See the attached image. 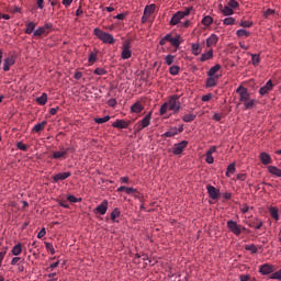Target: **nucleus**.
Wrapping results in <instances>:
<instances>
[{
    "label": "nucleus",
    "instance_id": "f257e3e1",
    "mask_svg": "<svg viewBox=\"0 0 281 281\" xmlns=\"http://www.w3.org/2000/svg\"><path fill=\"white\" fill-rule=\"evenodd\" d=\"M236 93L239 95L240 104H244L245 110H254L255 105H257L258 100L251 99V93H249L247 88L238 87Z\"/></svg>",
    "mask_w": 281,
    "mask_h": 281
},
{
    "label": "nucleus",
    "instance_id": "f03ea898",
    "mask_svg": "<svg viewBox=\"0 0 281 281\" xmlns=\"http://www.w3.org/2000/svg\"><path fill=\"white\" fill-rule=\"evenodd\" d=\"M94 36L109 45H114L115 43V37H113L112 34H109V32L101 31V29H94Z\"/></svg>",
    "mask_w": 281,
    "mask_h": 281
},
{
    "label": "nucleus",
    "instance_id": "7ed1b4c3",
    "mask_svg": "<svg viewBox=\"0 0 281 281\" xmlns=\"http://www.w3.org/2000/svg\"><path fill=\"white\" fill-rule=\"evenodd\" d=\"M192 10H193V8H187V9H184V11H178V13H176V14H173V16H171L170 25H178L180 20L186 19V16H188Z\"/></svg>",
    "mask_w": 281,
    "mask_h": 281
},
{
    "label": "nucleus",
    "instance_id": "20e7f679",
    "mask_svg": "<svg viewBox=\"0 0 281 281\" xmlns=\"http://www.w3.org/2000/svg\"><path fill=\"white\" fill-rule=\"evenodd\" d=\"M133 55L132 52V43L130 40H126L123 44H122V53H121V57L123 58V60H128V58H131Z\"/></svg>",
    "mask_w": 281,
    "mask_h": 281
},
{
    "label": "nucleus",
    "instance_id": "39448f33",
    "mask_svg": "<svg viewBox=\"0 0 281 281\" xmlns=\"http://www.w3.org/2000/svg\"><path fill=\"white\" fill-rule=\"evenodd\" d=\"M179 95H171L169 99V110L173 111V113H179L181 110V102Z\"/></svg>",
    "mask_w": 281,
    "mask_h": 281
},
{
    "label": "nucleus",
    "instance_id": "423d86ee",
    "mask_svg": "<svg viewBox=\"0 0 281 281\" xmlns=\"http://www.w3.org/2000/svg\"><path fill=\"white\" fill-rule=\"evenodd\" d=\"M227 227H228V231L235 234V236H240V234L243 233V226L238 225V223L236 222H233V220H229L227 222Z\"/></svg>",
    "mask_w": 281,
    "mask_h": 281
},
{
    "label": "nucleus",
    "instance_id": "0eeeda50",
    "mask_svg": "<svg viewBox=\"0 0 281 281\" xmlns=\"http://www.w3.org/2000/svg\"><path fill=\"white\" fill-rule=\"evenodd\" d=\"M274 270H276V268L273 267V265L263 263V265H260L259 272L262 276H268V274L272 276L274 273Z\"/></svg>",
    "mask_w": 281,
    "mask_h": 281
},
{
    "label": "nucleus",
    "instance_id": "6e6552de",
    "mask_svg": "<svg viewBox=\"0 0 281 281\" xmlns=\"http://www.w3.org/2000/svg\"><path fill=\"white\" fill-rule=\"evenodd\" d=\"M188 144V140H181V143L175 144L172 153L175 155H181V153H183V149L187 148Z\"/></svg>",
    "mask_w": 281,
    "mask_h": 281
},
{
    "label": "nucleus",
    "instance_id": "1a4fd4ad",
    "mask_svg": "<svg viewBox=\"0 0 281 281\" xmlns=\"http://www.w3.org/2000/svg\"><path fill=\"white\" fill-rule=\"evenodd\" d=\"M273 87H274V85L272 83L271 79H269L267 81V83L260 88V90H259L260 95H267L268 93H270L273 90Z\"/></svg>",
    "mask_w": 281,
    "mask_h": 281
},
{
    "label": "nucleus",
    "instance_id": "9d476101",
    "mask_svg": "<svg viewBox=\"0 0 281 281\" xmlns=\"http://www.w3.org/2000/svg\"><path fill=\"white\" fill-rule=\"evenodd\" d=\"M206 190L209 192V195L213 201H216L220 196V190L216 187H212V184H207Z\"/></svg>",
    "mask_w": 281,
    "mask_h": 281
},
{
    "label": "nucleus",
    "instance_id": "9b49d317",
    "mask_svg": "<svg viewBox=\"0 0 281 281\" xmlns=\"http://www.w3.org/2000/svg\"><path fill=\"white\" fill-rule=\"evenodd\" d=\"M68 149L63 148L60 151H54L53 156H50V159L53 160H63L67 158Z\"/></svg>",
    "mask_w": 281,
    "mask_h": 281
},
{
    "label": "nucleus",
    "instance_id": "f8f14e48",
    "mask_svg": "<svg viewBox=\"0 0 281 281\" xmlns=\"http://www.w3.org/2000/svg\"><path fill=\"white\" fill-rule=\"evenodd\" d=\"M108 207H109L108 200H103L102 203L98 205L97 209H94V213L104 215L105 213H108Z\"/></svg>",
    "mask_w": 281,
    "mask_h": 281
},
{
    "label": "nucleus",
    "instance_id": "ddd939ff",
    "mask_svg": "<svg viewBox=\"0 0 281 281\" xmlns=\"http://www.w3.org/2000/svg\"><path fill=\"white\" fill-rule=\"evenodd\" d=\"M15 64L14 57L9 56L3 59V71H9L11 67Z\"/></svg>",
    "mask_w": 281,
    "mask_h": 281
},
{
    "label": "nucleus",
    "instance_id": "4468645a",
    "mask_svg": "<svg viewBox=\"0 0 281 281\" xmlns=\"http://www.w3.org/2000/svg\"><path fill=\"white\" fill-rule=\"evenodd\" d=\"M220 69H222V66L220 64H216V66L211 67V69L207 71V76H213V78H215V81L217 82L220 76L216 75V72H218Z\"/></svg>",
    "mask_w": 281,
    "mask_h": 281
},
{
    "label": "nucleus",
    "instance_id": "2eb2a0df",
    "mask_svg": "<svg viewBox=\"0 0 281 281\" xmlns=\"http://www.w3.org/2000/svg\"><path fill=\"white\" fill-rule=\"evenodd\" d=\"M259 158L262 161L263 166H269L272 161L271 156L269 155V153L266 151L260 153Z\"/></svg>",
    "mask_w": 281,
    "mask_h": 281
},
{
    "label": "nucleus",
    "instance_id": "dca6fc26",
    "mask_svg": "<svg viewBox=\"0 0 281 281\" xmlns=\"http://www.w3.org/2000/svg\"><path fill=\"white\" fill-rule=\"evenodd\" d=\"M220 10L224 14V16H229V15L234 14L233 9H231L229 2H227L226 5L220 4Z\"/></svg>",
    "mask_w": 281,
    "mask_h": 281
},
{
    "label": "nucleus",
    "instance_id": "f3484780",
    "mask_svg": "<svg viewBox=\"0 0 281 281\" xmlns=\"http://www.w3.org/2000/svg\"><path fill=\"white\" fill-rule=\"evenodd\" d=\"M112 126L114 128H128L130 122H126L125 120H116V122H114Z\"/></svg>",
    "mask_w": 281,
    "mask_h": 281
},
{
    "label": "nucleus",
    "instance_id": "a211bd4d",
    "mask_svg": "<svg viewBox=\"0 0 281 281\" xmlns=\"http://www.w3.org/2000/svg\"><path fill=\"white\" fill-rule=\"evenodd\" d=\"M218 43V35L211 34L206 40V46L210 48L213 45H217Z\"/></svg>",
    "mask_w": 281,
    "mask_h": 281
},
{
    "label": "nucleus",
    "instance_id": "6ab92c4d",
    "mask_svg": "<svg viewBox=\"0 0 281 281\" xmlns=\"http://www.w3.org/2000/svg\"><path fill=\"white\" fill-rule=\"evenodd\" d=\"M151 115H153V111H149V113L146 114V116L143 117V120H142L143 128H146L147 126L150 125V123H151Z\"/></svg>",
    "mask_w": 281,
    "mask_h": 281
},
{
    "label": "nucleus",
    "instance_id": "aec40b11",
    "mask_svg": "<svg viewBox=\"0 0 281 281\" xmlns=\"http://www.w3.org/2000/svg\"><path fill=\"white\" fill-rule=\"evenodd\" d=\"M70 177V172H63V173H57L56 176L53 177L54 182H59L68 179Z\"/></svg>",
    "mask_w": 281,
    "mask_h": 281
},
{
    "label": "nucleus",
    "instance_id": "412c9836",
    "mask_svg": "<svg viewBox=\"0 0 281 281\" xmlns=\"http://www.w3.org/2000/svg\"><path fill=\"white\" fill-rule=\"evenodd\" d=\"M175 135H178V126H171L165 134H162V137H173Z\"/></svg>",
    "mask_w": 281,
    "mask_h": 281
},
{
    "label": "nucleus",
    "instance_id": "4be33fe9",
    "mask_svg": "<svg viewBox=\"0 0 281 281\" xmlns=\"http://www.w3.org/2000/svg\"><path fill=\"white\" fill-rule=\"evenodd\" d=\"M120 216H121V211H120V209H119V207L113 209V211H112V213H111V221H112L113 223H119V220H117V218H120Z\"/></svg>",
    "mask_w": 281,
    "mask_h": 281
},
{
    "label": "nucleus",
    "instance_id": "5701e85b",
    "mask_svg": "<svg viewBox=\"0 0 281 281\" xmlns=\"http://www.w3.org/2000/svg\"><path fill=\"white\" fill-rule=\"evenodd\" d=\"M268 170H269L270 175H274L278 178H281V169H278V167H276V165H269Z\"/></svg>",
    "mask_w": 281,
    "mask_h": 281
},
{
    "label": "nucleus",
    "instance_id": "b1692460",
    "mask_svg": "<svg viewBox=\"0 0 281 281\" xmlns=\"http://www.w3.org/2000/svg\"><path fill=\"white\" fill-rule=\"evenodd\" d=\"M36 26H37V24H35L34 22H29V24H26V30H24V34L32 35V33H34Z\"/></svg>",
    "mask_w": 281,
    "mask_h": 281
},
{
    "label": "nucleus",
    "instance_id": "393cba45",
    "mask_svg": "<svg viewBox=\"0 0 281 281\" xmlns=\"http://www.w3.org/2000/svg\"><path fill=\"white\" fill-rule=\"evenodd\" d=\"M47 125V122H41L38 124H36L35 126H33L32 132L33 133H41L42 131H44L45 126Z\"/></svg>",
    "mask_w": 281,
    "mask_h": 281
},
{
    "label": "nucleus",
    "instance_id": "a878e982",
    "mask_svg": "<svg viewBox=\"0 0 281 281\" xmlns=\"http://www.w3.org/2000/svg\"><path fill=\"white\" fill-rule=\"evenodd\" d=\"M263 222L261 220H254V222L249 223V227L255 228L256 231H260V228L262 227Z\"/></svg>",
    "mask_w": 281,
    "mask_h": 281
},
{
    "label": "nucleus",
    "instance_id": "bb28decb",
    "mask_svg": "<svg viewBox=\"0 0 281 281\" xmlns=\"http://www.w3.org/2000/svg\"><path fill=\"white\" fill-rule=\"evenodd\" d=\"M214 57V53H213V49H210L209 52L206 53H202V57L200 58V60L202 63H205L206 60H210L211 58Z\"/></svg>",
    "mask_w": 281,
    "mask_h": 281
},
{
    "label": "nucleus",
    "instance_id": "cd10ccee",
    "mask_svg": "<svg viewBox=\"0 0 281 281\" xmlns=\"http://www.w3.org/2000/svg\"><path fill=\"white\" fill-rule=\"evenodd\" d=\"M131 110H132V113H142L144 108H143V104H140V102H135V104L132 105Z\"/></svg>",
    "mask_w": 281,
    "mask_h": 281
},
{
    "label": "nucleus",
    "instance_id": "c85d7f7f",
    "mask_svg": "<svg viewBox=\"0 0 281 281\" xmlns=\"http://www.w3.org/2000/svg\"><path fill=\"white\" fill-rule=\"evenodd\" d=\"M181 35H176V37H172L171 35V45L175 46V48H179L180 44H181Z\"/></svg>",
    "mask_w": 281,
    "mask_h": 281
},
{
    "label": "nucleus",
    "instance_id": "c756f323",
    "mask_svg": "<svg viewBox=\"0 0 281 281\" xmlns=\"http://www.w3.org/2000/svg\"><path fill=\"white\" fill-rule=\"evenodd\" d=\"M195 119H196V114H193V113L184 114V116H182V121L184 123L194 122Z\"/></svg>",
    "mask_w": 281,
    "mask_h": 281
},
{
    "label": "nucleus",
    "instance_id": "7c9ffc66",
    "mask_svg": "<svg viewBox=\"0 0 281 281\" xmlns=\"http://www.w3.org/2000/svg\"><path fill=\"white\" fill-rule=\"evenodd\" d=\"M216 85H217L216 78H214V76H209V78L206 79V87L212 88V87H216Z\"/></svg>",
    "mask_w": 281,
    "mask_h": 281
},
{
    "label": "nucleus",
    "instance_id": "2f4dec72",
    "mask_svg": "<svg viewBox=\"0 0 281 281\" xmlns=\"http://www.w3.org/2000/svg\"><path fill=\"white\" fill-rule=\"evenodd\" d=\"M49 34L48 30L45 29H36L35 31H33V36H42V35H47Z\"/></svg>",
    "mask_w": 281,
    "mask_h": 281
},
{
    "label": "nucleus",
    "instance_id": "473e14b6",
    "mask_svg": "<svg viewBox=\"0 0 281 281\" xmlns=\"http://www.w3.org/2000/svg\"><path fill=\"white\" fill-rule=\"evenodd\" d=\"M213 22L214 20L210 15H206L202 19V24L205 25V27H210V25H212Z\"/></svg>",
    "mask_w": 281,
    "mask_h": 281
},
{
    "label": "nucleus",
    "instance_id": "72a5a7b5",
    "mask_svg": "<svg viewBox=\"0 0 281 281\" xmlns=\"http://www.w3.org/2000/svg\"><path fill=\"white\" fill-rule=\"evenodd\" d=\"M22 248H21V244L15 245L14 247H12L11 254L14 257H18L21 255Z\"/></svg>",
    "mask_w": 281,
    "mask_h": 281
},
{
    "label": "nucleus",
    "instance_id": "f704fd0d",
    "mask_svg": "<svg viewBox=\"0 0 281 281\" xmlns=\"http://www.w3.org/2000/svg\"><path fill=\"white\" fill-rule=\"evenodd\" d=\"M236 36H238V37H249L250 32L246 31V29H239L238 31H236Z\"/></svg>",
    "mask_w": 281,
    "mask_h": 281
},
{
    "label": "nucleus",
    "instance_id": "c9c22d12",
    "mask_svg": "<svg viewBox=\"0 0 281 281\" xmlns=\"http://www.w3.org/2000/svg\"><path fill=\"white\" fill-rule=\"evenodd\" d=\"M156 5L149 4L145 8V13L147 14V18L150 19V14L155 13Z\"/></svg>",
    "mask_w": 281,
    "mask_h": 281
},
{
    "label": "nucleus",
    "instance_id": "e433bc0d",
    "mask_svg": "<svg viewBox=\"0 0 281 281\" xmlns=\"http://www.w3.org/2000/svg\"><path fill=\"white\" fill-rule=\"evenodd\" d=\"M168 110H170V100H168V102H164V104L160 105V114H166Z\"/></svg>",
    "mask_w": 281,
    "mask_h": 281
},
{
    "label": "nucleus",
    "instance_id": "4c0bfd02",
    "mask_svg": "<svg viewBox=\"0 0 281 281\" xmlns=\"http://www.w3.org/2000/svg\"><path fill=\"white\" fill-rule=\"evenodd\" d=\"M36 103H38L40 105H45V103H47V94L42 93L41 97L36 98Z\"/></svg>",
    "mask_w": 281,
    "mask_h": 281
},
{
    "label": "nucleus",
    "instance_id": "58836bf2",
    "mask_svg": "<svg viewBox=\"0 0 281 281\" xmlns=\"http://www.w3.org/2000/svg\"><path fill=\"white\" fill-rule=\"evenodd\" d=\"M235 172H236V165L235 164L228 165L226 176L229 178V176L235 175Z\"/></svg>",
    "mask_w": 281,
    "mask_h": 281
},
{
    "label": "nucleus",
    "instance_id": "ea45409f",
    "mask_svg": "<svg viewBox=\"0 0 281 281\" xmlns=\"http://www.w3.org/2000/svg\"><path fill=\"white\" fill-rule=\"evenodd\" d=\"M125 193H127L128 195L138 196L137 193H139V191H137L136 188L126 187L125 188Z\"/></svg>",
    "mask_w": 281,
    "mask_h": 281
},
{
    "label": "nucleus",
    "instance_id": "a19ab883",
    "mask_svg": "<svg viewBox=\"0 0 281 281\" xmlns=\"http://www.w3.org/2000/svg\"><path fill=\"white\" fill-rule=\"evenodd\" d=\"M270 214L273 220L279 221V210L277 207H270Z\"/></svg>",
    "mask_w": 281,
    "mask_h": 281
},
{
    "label": "nucleus",
    "instance_id": "79ce46f5",
    "mask_svg": "<svg viewBox=\"0 0 281 281\" xmlns=\"http://www.w3.org/2000/svg\"><path fill=\"white\" fill-rule=\"evenodd\" d=\"M245 249H246L247 251H251L252 255H256V254L258 252V247L255 246V244L246 245V246H245Z\"/></svg>",
    "mask_w": 281,
    "mask_h": 281
},
{
    "label": "nucleus",
    "instance_id": "37998d69",
    "mask_svg": "<svg viewBox=\"0 0 281 281\" xmlns=\"http://www.w3.org/2000/svg\"><path fill=\"white\" fill-rule=\"evenodd\" d=\"M236 20L232 15L224 19V25H235Z\"/></svg>",
    "mask_w": 281,
    "mask_h": 281
},
{
    "label": "nucleus",
    "instance_id": "c03bdc74",
    "mask_svg": "<svg viewBox=\"0 0 281 281\" xmlns=\"http://www.w3.org/2000/svg\"><path fill=\"white\" fill-rule=\"evenodd\" d=\"M181 71V67L179 66H171L169 69L170 75L177 76Z\"/></svg>",
    "mask_w": 281,
    "mask_h": 281
},
{
    "label": "nucleus",
    "instance_id": "a18cd8bd",
    "mask_svg": "<svg viewBox=\"0 0 281 281\" xmlns=\"http://www.w3.org/2000/svg\"><path fill=\"white\" fill-rule=\"evenodd\" d=\"M109 120H111V116H109V115L103 116V117H94V122L98 124L106 123V122H109Z\"/></svg>",
    "mask_w": 281,
    "mask_h": 281
},
{
    "label": "nucleus",
    "instance_id": "49530a36",
    "mask_svg": "<svg viewBox=\"0 0 281 281\" xmlns=\"http://www.w3.org/2000/svg\"><path fill=\"white\" fill-rule=\"evenodd\" d=\"M191 49L193 55H200L202 52V49L200 48V44H192Z\"/></svg>",
    "mask_w": 281,
    "mask_h": 281
},
{
    "label": "nucleus",
    "instance_id": "de8ad7c7",
    "mask_svg": "<svg viewBox=\"0 0 281 281\" xmlns=\"http://www.w3.org/2000/svg\"><path fill=\"white\" fill-rule=\"evenodd\" d=\"M15 147H16L18 149H20L21 151H23V153H26V150H29V146H26V145L23 144L22 142H18V143L15 144Z\"/></svg>",
    "mask_w": 281,
    "mask_h": 281
},
{
    "label": "nucleus",
    "instance_id": "09e8293b",
    "mask_svg": "<svg viewBox=\"0 0 281 281\" xmlns=\"http://www.w3.org/2000/svg\"><path fill=\"white\" fill-rule=\"evenodd\" d=\"M108 70L103 69L102 67H97V69L94 70V75L98 76H104L106 75Z\"/></svg>",
    "mask_w": 281,
    "mask_h": 281
},
{
    "label": "nucleus",
    "instance_id": "8fccbe9b",
    "mask_svg": "<svg viewBox=\"0 0 281 281\" xmlns=\"http://www.w3.org/2000/svg\"><path fill=\"white\" fill-rule=\"evenodd\" d=\"M228 5H231V10H237L238 8V1L237 0H228Z\"/></svg>",
    "mask_w": 281,
    "mask_h": 281
},
{
    "label": "nucleus",
    "instance_id": "3c124183",
    "mask_svg": "<svg viewBox=\"0 0 281 281\" xmlns=\"http://www.w3.org/2000/svg\"><path fill=\"white\" fill-rule=\"evenodd\" d=\"M251 60H252L254 66H258V64H260V55L252 54Z\"/></svg>",
    "mask_w": 281,
    "mask_h": 281
},
{
    "label": "nucleus",
    "instance_id": "603ef678",
    "mask_svg": "<svg viewBox=\"0 0 281 281\" xmlns=\"http://www.w3.org/2000/svg\"><path fill=\"white\" fill-rule=\"evenodd\" d=\"M88 59H89V63H90V64L97 63V59H98L97 53H90Z\"/></svg>",
    "mask_w": 281,
    "mask_h": 281
},
{
    "label": "nucleus",
    "instance_id": "864d4df0",
    "mask_svg": "<svg viewBox=\"0 0 281 281\" xmlns=\"http://www.w3.org/2000/svg\"><path fill=\"white\" fill-rule=\"evenodd\" d=\"M270 279H278L279 281H281V269L277 270V272L273 271V273H271Z\"/></svg>",
    "mask_w": 281,
    "mask_h": 281
},
{
    "label": "nucleus",
    "instance_id": "5fc2aeb1",
    "mask_svg": "<svg viewBox=\"0 0 281 281\" xmlns=\"http://www.w3.org/2000/svg\"><path fill=\"white\" fill-rule=\"evenodd\" d=\"M206 164H214V156L211 155L210 150L206 151Z\"/></svg>",
    "mask_w": 281,
    "mask_h": 281
},
{
    "label": "nucleus",
    "instance_id": "6e6d98bb",
    "mask_svg": "<svg viewBox=\"0 0 281 281\" xmlns=\"http://www.w3.org/2000/svg\"><path fill=\"white\" fill-rule=\"evenodd\" d=\"M173 60H175V56L173 55H167V57H166L167 66H172Z\"/></svg>",
    "mask_w": 281,
    "mask_h": 281
},
{
    "label": "nucleus",
    "instance_id": "4d7b16f0",
    "mask_svg": "<svg viewBox=\"0 0 281 281\" xmlns=\"http://www.w3.org/2000/svg\"><path fill=\"white\" fill-rule=\"evenodd\" d=\"M45 249H47V251H49L50 255L55 254L53 244L45 243Z\"/></svg>",
    "mask_w": 281,
    "mask_h": 281
},
{
    "label": "nucleus",
    "instance_id": "13d9d810",
    "mask_svg": "<svg viewBox=\"0 0 281 281\" xmlns=\"http://www.w3.org/2000/svg\"><path fill=\"white\" fill-rule=\"evenodd\" d=\"M144 130V126H143V121L140 120L139 122L136 123L135 125V133L137 132H140Z\"/></svg>",
    "mask_w": 281,
    "mask_h": 281
},
{
    "label": "nucleus",
    "instance_id": "bf43d9fd",
    "mask_svg": "<svg viewBox=\"0 0 281 281\" xmlns=\"http://www.w3.org/2000/svg\"><path fill=\"white\" fill-rule=\"evenodd\" d=\"M254 22H248V21H241L240 22V27H252Z\"/></svg>",
    "mask_w": 281,
    "mask_h": 281
},
{
    "label": "nucleus",
    "instance_id": "052dcab7",
    "mask_svg": "<svg viewBox=\"0 0 281 281\" xmlns=\"http://www.w3.org/2000/svg\"><path fill=\"white\" fill-rule=\"evenodd\" d=\"M22 260H23V258H21V257H14L11 260V266H18L19 265L18 262H20Z\"/></svg>",
    "mask_w": 281,
    "mask_h": 281
},
{
    "label": "nucleus",
    "instance_id": "680f3d73",
    "mask_svg": "<svg viewBox=\"0 0 281 281\" xmlns=\"http://www.w3.org/2000/svg\"><path fill=\"white\" fill-rule=\"evenodd\" d=\"M222 119H223L222 114H220V113H214V114H213V120H214L215 122H221Z\"/></svg>",
    "mask_w": 281,
    "mask_h": 281
},
{
    "label": "nucleus",
    "instance_id": "e2e57ef3",
    "mask_svg": "<svg viewBox=\"0 0 281 281\" xmlns=\"http://www.w3.org/2000/svg\"><path fill=\"white\" fill-rule=\"evenodd\" d=\"M212 97H213L212 93H206V95L202 97V101L203 102H209V101H211Z\"/></svg>",
    "mask_w": 281,
    "mask_h": 281
},
{
    "label": "nucleus",
    "instance_id": "0e129e2a",
    "mask_svg": "<svg viewBox=\"0 0 281 281\" xmlns=\"http://www.w3.org/2000/svg\"><path fill=\"white\" fill-rule=\"evenodd\" d=\"M41 30H48L50 32V30H53V24L48 23V24H44L43 26L38 27Z\"/></svg>",
    "mask_w": 281,
    "mask_h": 281
},
{
    "label": "nucleus",
    "instance_id": "69168bd1",
    "mask_svg": "<svg viewBox=\"0 0 281 281\" xmlns=\"http://www.w3.org/2000/svg\"><path fill=\"white\" fill-rule=\"evenodd\" d=\"M47 278V281H57L56 273H48Z\"/></svg>",
    "mask_w": 281,
    "mask_h": 281
},
{
    "label": "nucleus",
    "instance_id": "338daca9",
    "mask_svg": "<svg viewBox=\"0 0 281 281\" xmlns=\"http://www.w3.org/2000/svg\"><path fill=\"white\" fill-rule=\"evenodd\" d=\"M45 236V228H42L41 232L36 235V238L42 239Z\"/></svg>",
    "mask_w": 281,
    "mask_h": 281
},
{
    "label": "nucleus",
    "instance_id": "774afa93",
    "mask_svg": "<svg viewBox=\"0 0 281 281\" xmlns=\"http://www.w3.org/2000/svg\"><path fill=\"white\" fill-rule=\"evenodd\" d=\"M249 279H250V276H249V274H241V276H240V280H241V281H249Z\"/></svg>",
    "mask_w": 281,
    "mask_h": 281
}]
</instances>
